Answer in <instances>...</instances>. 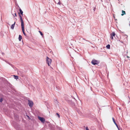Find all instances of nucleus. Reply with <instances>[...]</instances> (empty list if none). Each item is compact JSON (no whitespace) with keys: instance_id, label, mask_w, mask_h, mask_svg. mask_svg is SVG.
I'll return each instance as SVG.
<instances>
[{"instance_id":"nucleus-1","label":"nucleus","mask_w":130,"mask_h":130,"mask_svg":"<svg viewBox=\"0 0 130 130\" xmlns=\"http://www.w3.org/2000/svg\"><path fill=\"white\" fill-rule=\"evenodd\" d=\"M46 60L47 63V64L48 65L50 66L52 62V60L49 58L48 57H46Z\"/></svg>"},{"instance_id":"nucleus-2","label":"nucleus","mask_w":130,"mask_h":130,"mask_svg":"<svg viewBox=\"0 0 130 130\" xmlns=\"http://www.w3.org/2000/svg\"><path fill=\"white\" fill-rule=\"evenodd\" d=\"M38 119L39 120L42 122L44 123L45 120V119L43 117H38Z\"/></svg>"},{"instance_id":"nucleus-3","label":"nucleus","mask_w":130,"mask_h":130,"mask_svg":"<svg viewBox=\"0 0 130 130\" xmlns=\"http://www.w3.org/2000/svg\"><path fill=\"white\" fill-rule=\"evenodd\" d=\"M19 16L21 22V26H24V22L22 16L20 14H19Z\"/></svg>"},{"instance_id":"nucleus-4","label":"nucleus","mask_w":130,"mask_h":130,"mask_svg":"<svg viewBox=\"0 0 130 130\" xmlns=\"http://www.w3.org/2000/svg\"><path fill=\"white\" fill-rule=\"evenodd\" d=\"M19 16L21 22V26H24V22L22 16L20 14H19Z\"/></svg>"},{"instance_id":"nucleus-5","label":"nucleus","mask_w":130,"mask_h":130,"mask_svg":"<svg viewBox=\"0 0 130 130\" xmlns=\"http://www.w3.org/2000/svg\"><path fill=\"white\" fill-rule=\"evenodd\" d=\"M91 63L93 65L97 64L98 63V62L97 60H93L91 62Z\"/></svg>"},{"instance_id":"nucleus-6","label":"nucleus","mask_w":130,"mask_h":130,"mask_svg":"<svg viewBox=\"0 0 130 130\" xmlns=\"http://www.w3.org/2000/svg\"><path fill=\"white\" fill-rule=\"evenodd\" d=\"M28 104L30 107H31L33 105V103L31 101H29Z\"/></svg>"},{"instance_id":"nucleus-7","label":"nucleus","mask_w":130,"mask_h":130,"mask_svg":"<svg viewBox=\"0 0 130 130\" xmlns=\"http://www.w3.org/2000/svg\"><path fill=\"white\" fill-rule=\"evenodd\" d=\"M21 27H22V31L23 32V34H24V35L25 36H26V34H25V32H24V26H21Z\"/></svg>"},{"instance_id":"nucleus-8","label":"nucleus","mask_w":130,"mask_h":130,"mask_svg":"<svg viewBox=\"0 0 130 130\" xmlns=\"http://www.w3.org/2000/svg\"><path fill=\"white\" fill-rule=\"evenodd\" d=\"M112 120H113V122L116 125L117 127L118 128V125H117V124H116V123L115 122V119H114V118H112Z\"/></svg>"},{"instance_id":"nucleus-9","label":"nucleus","mask_w":130,"mask_h":130,"mask_svg":"<svg viewBox=\"0 0 130 130\" xmlns=\"http://www.w3.org/2000/svg\"><path fill=\"white\" fill-rule=\"evenodd\" d=\"M15 23V22H14V23L11 25V28L12 29H14Z\"/></svg>"},{"instance_id":"nucleus-10","label":"nucleus","mask_w":130,"mask_h":130,"mask_svg":"<svg viewBox=\"0 0 130 130\" xmlns=\"http://www.w3.org/2000/svg\"><path fill=\"white\" fill-rule=\"evenodd\" d=\"M110 35H111V36L114 37L115 35V32H113Z\"/></svg>"},{"instance_id":"nucleus-11","label":"nucleus","mask_w":130,"mask_h":130,"mask_svg":"<svg viewBox=\"0 0 130 130\" xmlns=\"http://www.w3.org/2000/svg\"><path fill=\"white\" fill-rule=\"evenodd\" d=\"M122 13L121 14V15L122 16H123V15H124V14H125V11H123V10H122Z\"/></svg>"},{"instance_id":"nucleus-12","label":"nucleus","mask_w":130,"mask_h":130,"mask_svg":"<svg viewBox=\"0 0 130 130\" xmlns=\"http://www.w3.org/2000/svg\"><path fill=\"white\" fill-rule=\"evenodd\" d=\"M22 39V36L20 35L19 36V39L20 41H21V39Z\"/></svg>"},{"instance_id":"nucleus-13","label":"nucleus","mask_w":130,"mask_h":130,"mask_svg":"<svg viewBox=\"0 0 130 130\" xmlns=\"http://www.w3.org/2000/svg\"><path fill=\"white\" fill-rule=\"evenodd\" d=\"M106 47L107 49H110V45L109 44H108L106 46Z\"/></svg>"},{"instance_id":"nucleus-14","label":"nucleus","mask_w":130,"mask_h":130,"mask_svg":"<svg viewBox=\"0 0 130 130\" xmlns=\"http://www.w3.org/2000/svg\"><path fill=\"white\" fill-rule=\"evenodd\" d=\"M20 13L22 15L23 14V11H22V10L21 9H20Z\"/></svg>"},{"instance_id":"nucleus-15","label":"nucleus","mask_w":130,"mask_h":130,"mask_svg":"<svg viewBox=\"0 0 130 130\" xmlns=\"http://www.w3.org/2000/svg\"><path fill=\"white\" fill-rule=\"evenodd\" d=\"M14 77H15V79H18V78H19V77L18 76H15V75H14Z\"/></svg>"},{"instance_id":"nucleus-16","label":"nucleus","mask_w":130,"mask_h":130,"mask_svg":"<svg viewBox=\"0 0 130 130\" xmlns=\"http://www.w3.org/2000/svg\"><path fill=\"white\" fill-rule=\"evenodd\" d=\"M39 32H40L41 35L42 36L43 35V34L42 32L40 31H39Z\"/></svg>"},{"instance_id":"nucleus-17","label":"nucleus","mask_w":130,"mask_h":130,"mask_svg":"<svg viewBox=\"0 0 130 130\" xmlns=\"http://www.w3.org/2000/svg\"><path fill=\"white\" fill-rule=\"evenodd\" d=\"M3 101V99L2 98H1L0 100V102H2V101Z\"/></svg>"},{"instance_id":"nucleus-18","label":"nucleus","mask_w":130,"mask_h":130,"mask_svg":"<svg viewBox=\"0 0 130 130\" xmlns=\"http://www.w3.org/2000/svg\"><path fill=\"white\" fill-rule=\"evenodd\" d=\"M56 114L58 116V117L59 118L60 117V115H59L58 113H56Z\"/></svg>"},{"instance_id":"nucleus-19","label":"nucleus","mask_w":130,"mask_h":130,"mask_svg":"<svg viewBox=\"0 0 130 130\" xmlns=\"http://www.w3.org/2000/svg\"><path fill=\"white\" fill-rule=\"evenodd\" d=\"M86 130H89V129L87 127H86Z\"/></svg>"},{"instance_id":"nucleus-20","label":"nucleus","mask_w":130,"mask_h":130,"mask_svg":"<svg viewBox=\"0 0 130 130\" xmlns=\"http://www.w3.org/2000/svg\"><path fill=\"white\" fill-rule=\"evenodd\" d=\"M111 39H113V36H111Z\"/></svg>"},{"instance_id":"nucleus-21","label":"nucleus","mask_w":130,"mask_h":130,"mask_svg":"<svg viewBox=\"0 0 130 130\" xmlns=\"http://www.w3.org/2000/svg\"><path fill=\"white\" fill-rule=\"evenodd\" d=\"M15 15L16 16H17V15H16V13H15Z\"/></svg>"},{"instance_id":"nucleus-22","label":"nucleus","mask_w":130,"mask_h":130,"mask_svg":"<svg viewBox=\"0 0 130 130\" xmlns=\"http://www.w3.org/2000/svg\"><path fill=\"white\" fill-rule=\"evenodd\" d=\"M17 8H18V7H16Z\"/></svg>"},{"instance_id":"nucleus-23","label":"nucleus","mask_w":130,"mask_h":130,"mask_svg":"<svg viewBox=\"0 0 130 130\" xmlns=\"http://www.w3.org/2000/svg\"><path fill=\"white\" fill-rule=\"evenodd\" d=\"M129 26H130V24H129Z\"/></svg>"}]
</instances>
